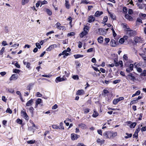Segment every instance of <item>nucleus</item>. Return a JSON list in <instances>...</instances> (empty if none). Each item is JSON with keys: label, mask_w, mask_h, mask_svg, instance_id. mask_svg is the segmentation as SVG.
<instances>
[{"label": "nucleus", "mask_w": 146, "mask_h": 146, "mask_svg": "<svg viewBox=\"0 0 146 146\" xmlns=\"http://www.w3.org/2000/svg\"><path fill=\"white\" fill-rule=\"evenodd\" d=\"M117 134V132L113 131H106L103 133V136L106 139H113Z\"/></svg>", "instance_id": "obj_1"}, {"label": "nucleus", "mask_w": 146, "mask_h": 146, "mask_svg": "<svg viewBox=\"0 0 146 146\" xmlns=\"http://www.w3.org/2000/svg\"><path fill=\"white\" fill-rule=\"evenodd\" d=\"M126 34L130 37H133L137 35L136 31L131 30H125Z\"/></svg>", "instance_id": "obj_2"}, {"label": "nucleus", "mask_w": 146, "mask_h": 146, "mask_svg": "<svg viewBox=\"0 0 146 146\" xmlns=\"http://www.w3.org/2000/svg\"><path fill=\"white\" fill-rule=\"evenodd\" d=\"M125 65L126 67H127L126 70L127 72L129 73L133 70V64H131L129 65L125 64Z\"/></svg>", "instance_id": "obj_3"}, {"label": "nucleus", "mask_w": 146, "mask_h": 146, "mask_svg": "<svg viewBox=\"0 0 146 146\" xmlns=\"http://www.w3.org/2000/svg\"><path fill=\"white\" fill-rule=\"evenodd\" d=\"M126 78L128 80H130L131 81L134 82L136 80L135 77L132 73H129L126 76Z\"/></svg>", "instance_id": "obj_4"}, {"label": "nucleus", "mask_w": 146, "mask_h": 146, "mask_svg": "<svg viewBox=\"0 0 146 146\" xmlns=\"http://www.w3.org/2000/svg\"><path fill=\"white\" fill-rule=\"evenodd\" d=\"M124 99V98L123 97H120L118 98L114 99L113 100V103L114 104L116 105L121 100H123Z\"/></svg>", "instance_id": "obj_5"}, {"label": "nucleus", "mask_w": 146, "mask_h": 146, "mask_svg": "<svg viewBox=\"0 0 146 146\" xmlns=\"http://www.w3.org/2000/svg\"><path fill=\"white\" fill-rule=\"evenodd\" d=\"M118 44V43L117 42H116L113 39H112L111 40L110 42V46L112 47H115L117 46Z\"/></svg>", "instance_id": "obj_6"}, {"label": "nucleus", "mask_w": 146, "mask_h": 146, "mask_svg": "<svg viewBox=\"0 0 146 146\" xmlns=\"http://www.w3.org/2000/svg\"><path fill=\"white\" fill-rule=\"evenodd\" d=\"M42 102V100L40 98H38L36 101L35 105V108H37L38 104Z\"/></svg>", "instance_id": "obj_7"}, {"label": "nucleus", "mask_w": 146, "mask_h": 146, "mask_svg": "<svg viewBox=\"0 0 146 146\" xmlns=\"http://www.w3.org/2000/svg\"><path fill=\"white\" fill-rule=\"evenodd\" d=\"M95 20L94 17L92 15H90L88 17L87 22L89 23H91L94 21Z\"/></svg>", "instance_id": "obj_8"}, {"label": "nucleus", "mask_w": 146, "mask_h": 146, "mask_svg": "<svg viewBox=\"0 0 146 146\" xmlns=\"http://www.w3.org/2000/svg\"><path fill=\"white\" fill-rule=\"evenodd\" d=\"M66 79H67L65 78V79L63 78H61L60 77L58 76L56 78L55 81L56 83H58L59 82H60L64 81L66 80Z\"/></svg>", "instance_id": "obj_9"}, {"label": "nucleus", "mask_w": 146, "mask_h": 146, "mask_svg": "<svg viewBox=\"0 0 146 146\" xmlns=\"http://www.w3.org/2000/svg\"><path fill=\"white\" fill-rule=\"evenodd\" d=\"M18 78V76L17 74H14L12 75L9 78V80L10 81H11L13 80H15L17 79Z\"/></svg>", "instance_id": "obj_10"}, {"label": "nucleus", "mask_w": 146, "mask_h": 146, "mask_svg": "<svg viewBox=\"0 0 146 146\" xmlns=\"http://www.w3.org/2000/svg\"><path fill=\"white\" fill-rule=\"evenodd\" d=\"M34 99L31 98L30 100L28 101L26 104V106H31L33 104V100Z\"/></svg>", "instance_id": "obj_11"}, {"label": "nucleus", "mask_w": 146, "mask_h": 146, "mask_svg": "<svg viewBox=\"0 0 146 146\" xmlns=\"http://www.w3.org/2000/svg\"><path fill=\"white\" fill-rule=\"evenodd\" d=\"M21 113L26 119L28 120L29 119V117L25 111L22 110Z\"/></svg>", "instance_id": "obj_12"}, {"label": "nucleus", "mask_w": 146, "mask_h": 146, "mask_svg": "<svg viewBox=\"0 0 146 146\" xmlns=\"http://www.w3.org/2000/svg\"><path fill=\"white\" fill-rule=\"evenodd\" d=\"M134 41L136 43L141 42L140 38L137 36H136L134 38Z\"/></svg>", "instance_id": "obj_13"}, {"label": "nucleus", "mask_w": 146, "mask_h": 146, "mask_svg": "<svg viewBox=\"0 0 146 146\" xmlns=\"http://www.w3.org/2000/svg\"><path fill=\"white\" fill-rule=\"evenodd\" d=\"M78 126L82 129H86L87 127L86 125L83 123H81L79 124Z\"/></svg>", "instance_id": "obj_14"}, {"label": "nucleus", "mask_w": 146, "mask_h": 146, "mask_svg": "<svg viewBox=\"0 0 146 146\" xmlns=\"http://www.w3.org/2000/svg\"><path fill=\"white\" fill-rule=\"evenodd\" d=\"M125 18L129 21H131L133 20V17L127 14H125Z\"/></svg>", "instance_id": "obj_15"}, {"label": "nucleus", "mask_w": 146, "mask_h": 146, "mask_svg": "<svg viewBox=\"0 0 146 146\" xmlns=\"http://www.w3.org/2000/svg\"><path fill=\"white\" fill-rule=\"evenodd\" d=\"M103 12L102 11H97L95 14V16L96 17H98L100 16L102 14Z\"/></svg>", "instance_id": "obj_16"}, {"label": "nucleus", "mask_w": 146, "mask_h": 146, "mask_svg": "<svg viewBox=\"0 0 146 146\" xmlns=\"http://www.w3.org/2000/svg\"><path fill=\"white\" fill-rule=\"evenodd\" d=\"M88 33V32L87 31H84L81 32L80 35V38H82L84 36L86 35Z\"/></svg>", "instance_id": "obj_17"}, {"label": "nucleus", "mask_w": 146, "mask_h": 146, "mask_svg": "<svg viewBox=\"0 0 146 146\" xmlns=\"http://www.w3.org/2000/svg\"><path fill=\"white\" fill-rule=\"evenodd\" d=\"M84 91L83 90H78L76 93V94L77 95H80L81 94H84Z\"/></svg>", "instance_id": "obj_18"}, {"label": "nucleus", "mask_w": 146, "mask_h": 146, "mask_svg": "<svg viewBox=\"0 0 146 146\" xmlns=\"http://www.w3.org/2000/svg\"><path fill=\"white\" fill-rule=\"evenodd\" d=\"M96 141L98 143H99L100 145H102L104 143L105 140H101L100 139L98 138L97 139Z\"/></svg>", "instance_id": "obj_19"}, {"label": "nucleus", "mask_w": 146, "mask_h": 146, "mask_svg": "<svg viewBox=\"0 0 146 146\" xmlns=\"http://www.w3.org/2000/svg\"><path fill=\"white\" fill-rule=\"evenodd\" d=\"M97 40L99 43H102L103 41V38L102 36H100L98 38Z\"/></svg>", "instance_id": "obj_20"}, {"label": "nucleus", "mask_w": 146, "mask_h": 146, "mask_svg": "<svg viewBox=\"0 0 146 146\" xmlns=\"http://www.w3.org/2000/svg\"><path fill=\"white\" fill-rule=\"evenodd\" d=\"M99 32L100 35H104L105 34L104 29L102 28L99 29Z\"/></svg>", "instance_id": "obj_21"}, {"label": "nucleus", "mask_w": 146, "mask_h": 146, "mask_svg": "<svg viewBox=\"0 0 146 146\" xmlns=\"http://www.w3.org/2000/svg\"><path fill=\"white\" fill-rule=\"evenodd\" d=\"M83 55L80 54H75L74 55V56L75 59L82 57H83Z\"/></svg>", "instance_id": "obj_22"}, {"label": "nucleus", "mask_w": 146, "mask_h": 146, "mask_svg": "<svg viewBox=\"0 0 146 146\" xmlns=\"http://www.w3.org/2000/svg\"><path fill=\"white\" fill-rule=\"evenodd\" d=\"M125 134L127 135V136H126L124 137V138L125 139H127L129 138H131L132 136V133H125Z\"/></svg>", "instance_id": "obj_23"}, {"label": "nucleus", "mask_w": 146, "mask_h": 146, "mask_svg": "<svg viewBox=\"0 0 146 146\" xmlns=\"http://www.w3.org/2000/svg\"><path fill=\"white\" fill-rule=\"evenodd\" d=\"M65 6L66 8L69 9L70 7V5L69 3V1L67 0H65Z\"/></svg>", "instance_id": "obj_24"}, {"label": "nucleus", "mask_w": 146, "mask_h": 146, "mask_svg": "<svg viewBox=\"0 0 146 146\" xmlns=\"http://www.w3.org/2000/svg\"><path fill=\"white\" fill-rule=\"evenodd\" d=\"M46 12L47 13L49 16L51 15L52 14V11L49 9H46Z\"/></svg>", "instance_id": "obj_25"}, {"label": "nucleus", "mask_w": 146, "mask_h": 146, "mask_svg": "<svg viewBox=\"0 0 146 146\" xmlns=\"http://www.w3.org/2000/svg\"><path fill=\"white\" fill-rule=\"evenodd\" d=\"M94 113L92 115V116L93 117H97L98 115L99 114L98 112L95 110H94Z\"/></svg>", "instance_id": "obj_26"}, {"label": "nucleus", "mask_w": 146, "mask_h": 146, "mask_svg": "<svg viewBox=\"0 0 146 146\" xmlns=\"http://www.w3.org/2000/svg\"><path fill=\"white\" fill-rule=\"evenodd\" d=\"M137 125V123L134 122L131 123V124L130 125V127L131 128H134Z\"/></svg>", "instance_id": "obj_27"}, {"label": "nucleus", "mask_w": 146, "mask_h": 146, "mask_svg": "<svg viewBox=\"0 0 146 146\" xmlns=\"http://www.w3.org/2000/svg\"><path fill=\"white\" fill-rule=\"evenodd\" d=\"M50 131H49L47 130L44 133V134L43 135V136L44 137V139H46V135L47 134H49L50 133Z\"/></svg>", "instance_id": "obj_28"}, {"label": "nucleus", "mask_w": 146, "mask_h": 146, "mask_svg": "<svg viewBox=\"0 0 146 146\" xmlns=\"http://www.w3.org/2000/svg\"><path fill=\"white\" fill-rule=\"evenodd\" d=\"M84 113L85 114H86L89 113L90 111V109L88 108H86L84 109Z\"/></svg>", "instance_id": "obj_29"}, {"label": "nucleus", "mask_w": 146, "mask_h": 146, "mask_svg": "<svg viewBox=\"0 0 146 146\" xmlns=\"http://www.w3.org/2000/svg\"><path fill=\"white\" fill-rule=\"evenodd\" d=\"M63 123L62 122H60V126H58L59 129H64V128L63 126Z\"/></svg>", "instance_id": "obj_30"}, {"label": "nucleus", "mask_w": 146, "mask_h": 146, "mask_svg": "<svg viewBox=\"0 0 146 146\" xmlns=\"http://www.w3.org/2000/svg\"><path fill=\"white\" fill-rule=\"evenodd\" d=\"M110 39L109 38H105L104 39V41L105 42L104 43V44L107 45L108 43L110 42Z\"/></svg>", "instance_id": "obj_31"}, {"label": "nucleus", "mask_w": 146, "mask_h": 146, "mask_svg": "<svg viewBox=\"0 0 146 146\" xmlns=\"http://www.w3.org/2000/svg\"><path fill=\"white\" fill-rule=\"evenodd\" d=\"M54 46L53 45H51L48 48H47L46 50L48 51H50L53 48Z\"/></svg>", "instance_id": "obj_32"}, {"label": "nucleus", "mask_w": 146, "mask_h": 146, "mask_svg": "<svg viewBox=\"0 0 146 146\" xmlns=\"http://www.w3.org/2000/svg\"><path fill=\"white\" fill-rule=\"evenodd\" d=\"M75 134L72 133L71 135V139L72 141H74L75 140Z\"/></svg>", "instance_id": "obj_33"}, {"label": "nucleus", "mask_w": 146, "mask_h": 146, "mask_svg": "<svg viewBox=\"0 0 146 146\" xmlns=\"http://www.w3.org/2000/svg\"><path fill=\"white\" fill-rule=\"evenodd\" d=\"M21 70H20L17 69H13V72L15 73L16 74H19Z\"/></svg>", "instance_id": "obj_34"}, {"label": "nucleus", "mask_w": 146, "mask_h": 146, "mask_svg": "<svg viewBox=\"0 0 146 146\" xmlns=\"http://www.w3.org/2000/svg\"><path fill=\"white\" fill-rule=\"evenodd\" d=\"M123 12L124 13L127 14V8L126 7H123Z\"/></svg>", "instance_id": "obj_35"}, {"label": "nucleus", "mask_w": 146, "mask_h": 146, "mask_svg": "<svg viewBox=\"0 0 146 146\" xmlns=\"http://www.w3.org/2000/svg\"><path fill=\"white\" fill-rule=\"evenodd\" d=\"M35 140H31L27 141V143L28 144H33L35 143Z\"/></svg>", "instance_id": "obj_36"}, {"label": "nucleus", "mask_w": 146, "mask_h": 146, "mask_svg": "<svg viewBox=\"0 0 146 146\" xmlns=\"http://www.w3.org/2000/svg\"><path fill=\"white\" fill-rule=\"evenodd\" d=\"M29 0H22V5H25L26 3H28Z\"/></svg>", "instance_id": "obj_37"}, {"label": "nucleus", "mask_w": 146, "mask_h": 146, "mask_svg": "<svg viewBox=\"0 0 146 146\" xmlns=\"http://www.w3.org/2000/svg\"><path fill=\"white\" fill-rule=\"evenodd\" d=\"M75 64L77 67H79L80 66L81 64L78 61H75Z\"/></svg>", "instance_id": "obj_38"}, {"label": "nucleus", "mask_w": 146, "mask_h": 146, "mask_svg": "<svg viewBox=\"0 0 146 146\" xmlns=\"http://www.w3.org/2000/svg\"><path fill=\"white\" fill-rule=\"evenodd\" d=\"M75 33L74 32H71L70 33H68V34L67 36H72L75 35Z\"/></svg>", "instance_id": "obj_39"}, {"label": "nucleus", "mask_w": 146, "mask_h": 146, "mask_svg": "<svg viewBox=\"0 0 146 146\" xmlns=\"http://www.w3.org/2000/svg\"><path fill=\"white\" fill-rule=\"evenodd\" d=\"M16 122L17 123L20 124H22L23 123L22 120L19 118H18L17 119Z\"/></svg>", "instance_id": "obj_40"}, {"label": "nucleus", "mask_w": 146, "mask_h": 146, "mask_svg": "<svg viewBox=\"0 0 146 146\" xmlns=\"http://www.w3.org/2000/svg\"><path fill=\"white\" fill-rule=\"evenodd\" d=\"M138 133L135 132L134 134L133 135V138H135L137 139L138 138Z\"/></svg>", "instance_id": "obj_41"}, {"label": "nucleus", "mask_w": 146, "mask_h": 146, "mask_svg": "<svg viewBox=\"0 0 146 146\" xmlns=\"http://www.w3.org/2000/svg\"><path fill=\"white\" fill-rule=\"evenodd\" d=\"M108 12L109 14L110 15V17L113 19H114V16L113 15V14L111 13L109 11H108Z\"/></svg>", "instance_id": "obj_42"}, {"label": "nucleus", "mask_w": 146, "mask_h": 146, "mask_svg": "<svg viewBox=\"0 0 146 146\" xmlns=\"http://www.w3.org/2000/svg\"><path fill=\"white\" fill-rule=\"evenodd\" d=\"M125 41L124 39L123 38H120L119 40V42L121 44L124 43Z\"/></svg>", "instance_id": "obj_43"}, {"label": "nucleus", "mask_w": 146, "mask_h": 146, "mask_svg": "<svg viewBox=\"0 0 146 146\" xmlns=\"http://www.w3.org/2000/svg\"><path fill=\"white\" fill-rule=\"evenodd\" d=\"M72 78L75 80H78L79 79L78 76L77 75L73 76Z\"/></svg>", "instance_id": "obj_44"}, {"label": "nucleus", "mask_w": 146, "mask_h": 146, "mask_svg": "<svg viewBox=\"0 0 146 146\" xmlns=\"http://www.w3.org/2000/svg\"><path fill=\"white\" fill-rule=\"evenodd\" d=\"M56 27L58 29H59V30H61V28H60V25H61V24H60V23H59V22H58L56 24Z\"/></svg>", "instance_id": "obj_45"}, {"label": "nucleus", "mask_w": 146, "mask_h": 146, "mask_svg": "<svg viewBox=\"0 0 146 146\" xmlns=\"http://www.w3.org/2000/svg\"><path fill=\"white\" fill-rule=\"evenodd\" d=\"M34 110V108L32 106L31 107L29 108V111L32 113H33Z\"/></svg>", "instance_id": "obj_46"}, {"label": "nucleus", "mask_w": 146, "mask_h": 146, "mask_svg": "<svg viewBox=\"0 0 146 146\" xmlns=\"http://www.w3.org/2000/svg\"><path fill=\"white\" fill-rule=\"evenodd\" d=\"M67 21H70V22L69 23V24L71 26V23L72 22V18L70 16L67 19Z\"/></svg>", "instance_id": "obj_47"}, {"label": "nucleus", "mask_w": 146, "mask_h": 146, "mask_svg": "<svg viewBox=\"0 0 146 146\" xmlns=\"http://www.w3.org/2000/svg\"><path fill=\"white\" fill-rule=\"evenodd\" d=\"M81 3H85L86 4H91V2L90 1H82Z\"/></svg>", "instance_id": "obj_48"}, {"label": "nucleus", "mask_w": 146, "mask_h": 146, "mask_svg": "<svg viewBox=\"0 0 146 146\" xmlns=\"http://www.w3.org/2000/svg\"><path fill=\"white\" fill-rule=\"evenodd\" d=\"M141 74L142 76H146V70H144L141 73Z\"/></svg>", "instance_id": "obj_49"}, {"label": "nucleus", "mask_w": 146, "mask_h": 146, "mask_svg": "<svg viewBox=\"0 0 146 146\" xmlns=\"http://www.w3.org/2000/svg\"><path fill=\"white\" fill-rule=\"evenodd\" d=\"M8 91L10 93L13 94V93L14 90L12 88H8Z\"/></svg>", "instance_id": "obj_50"}, {"label": "nucleus", "mask_w": 146, "mask_h": 146, "mask_svg": "<svg viewBox=\"0 0 146 146\" xmlns=\"http://www.w3.org/2000/svg\"><path fill=\"white\" fill-rule=\"evenodd\" d=\"M123 60L127 61L128 60V57L127 54H125L123 56Z\"/></svg>", "instance_id": "obj_51"}, {"label": "nucleus", "mask_w": 146, "mask_h": 146, "mask_svg": "<svg viewBox=\"0 0 146 146\" xmlns=\"http://www.w3.org/2000/svg\"><path fill=\"white\" fill-rule=\"evenodd\" d=\"M31 64L29 62H27V63L26 67L29 69L30 70L31 69V67L30 66Z\"/></svg>", "instance_id": "obj_52"}, {"label": "nucleus", "mask_w": 146, "mask_h": 146, "mask_svg": "<svg viewBox=\"0 0 146 146\" xmlns=\"http://www.w3.org/2000/svg\"><path fill=\"white\" fill-rule=\"evenodd\" d=\"M123 28H125L127 29L126 30H129L130 29V28L129 26H127L126 24H123Z\"/></svg>", "instance_id": "obj_53"}, {"label": "nucleus", "mask_w": 146, "mask_h": 146, "mask_svg": "<svg viewBox=\"0 0 146 146\" xmlns=\"http://www.w3.org/2000/svg\"><path fill=\"white\" fill-rule=\"evenodd\" d=\"M52 127L54 129H59L58 126H57L56 125H52Z\"/></svg>", "instance_id": "obj_54"}, {"label": "nucleus", "mask_w": 146, "mask_h": 146, "mask_svg": "<svg viewBox=\"0 0 146 146\" xmlns=\"http://www.w3.org/2000/svg\"><path fill=\"white\" fill-rule=\"evenodd\" d=\"M128 13L129 15H132L133 13V11L131 9H129Z\"/></svg>", "instance_id": "obj_55"}, {"label": "nucleus", "mask_w": 146, "mask_h": 146, "mask_svg": "<svg viewBox=\"0 0 146 146\" xmlns=\"http://www.w3.org/2000/svg\"><path fill=\"white\" fill-rule=\"evenodd\" d=\"M6 112L7 113H8L10 114H11L12 113V110L9 108H7V110L6 111Z\"/></svg>", "instance_id": "obj_56"}, {"label": "nucleus", "mask_w": 146, "mask_h": 146, "mask_svg": "<svg viewBox=\"0 0 146 146\" xmlns=\"http://www.w3.org/2000/svg\"><path fill=\"white\" fill-rule=\"evenodd\" d=\"M5 47H3L2 48H1V50H0V55H1L3 54V52L5 50Z\"/></svg>", "instance_id": "obj_57"}, {"label": "nucleus", "mask_w": 146, "mask_h": 146, "mask_svg": "<svg viewBox=\"0 0 146 146\" xmlns=\"http://www.w3.org/2000/svg\"><path fill=\"white\" fill-rule=\"evenodd\" d=\"M140 130L141 128L140 127V125H139L138 126V127L136 129L135 132L138 133L140 131Z\"/></svg>", "instance_id": "obj_58"}, {"label": "nucleus", "mask_w": 146, "mask_h": 146, "mask_svg": "<svg viewBox=\"0 0 146 146\" xmlns=\"http://www.w3.org/2000/svg\"><path fill=\"white\" fill-rule=\"evenodd\" d=\"M138 101H137V100H132L130 104H134L136 103Z\"/></svg>", "instance_id": "obj_59"}, {"label": "nucleus", "mask_w": 146, "mask_h": 146, "mask_svg": "<svg viewBox=\"0 0 146 146\" xmlns=\"http://www.w3.org/2000/svg\"><path fill=\"white\" fill-rule=\"evenodd\" d=\"M103 20L104 23H106V22L108 20V17L107 16H105L104 18H103Z\"/></svg>", "instance_id": "obj_60"}, {"label": "nucleus", "mask_w": 146, "mask_h": 146, "mask_svg": "<svg viewBox=\"0 0 146 146\" xmlns=\"http://www.w3.org/2000/svg\"><path fill=\"white\" fill-rule=\"evenodd\" d=\"M121 81L120 80H115L113 81V83L114 84H116L119 82Z\"/></svg>", "instance_id": "obj_61"}, {"label": "nucleus", "mask_w": 146, "mask_h": 146, "mask_svg": "<svg viewBox=\"0 0 146 146\" xmlns=\"http://www.w3.org/2000/svg\"><path fill=\"white\" fill-rule=\"evenodd\" d=\"M36 96L37 97H40L42 96V95L39 92H38L36 93Z\"/></svg>", "instance_id": "obj_62"}, {"label": "nucleus", "mask_w": 146, "mask_h": 146, "mask_svg": "<svg viewBox=\"0 0 146 146\" xmlns=\"http://www.w3.org/2000/svg\"><path fill=\"white\" fill-rule=\"evenodd\" d=\"M137 71L141 73L142 72V70L140 67H137L136 68Z\"/></svg>", "instance_id": "obj_63"}, {"label": "nucleus", "mask_w": 146, "mask_h": 146, "mask_svg": "<svg viewBox=\"0 0 146 146\" xmlns=\"http://www.w3.org/2000/svg\"><path fill=\"white\" fill-rule=\"evenodd\" d=\"M142 132L146 131V126L143 127L141 129Z\"/></svg>", "instance_id": "obj_64"}]
</instances>
